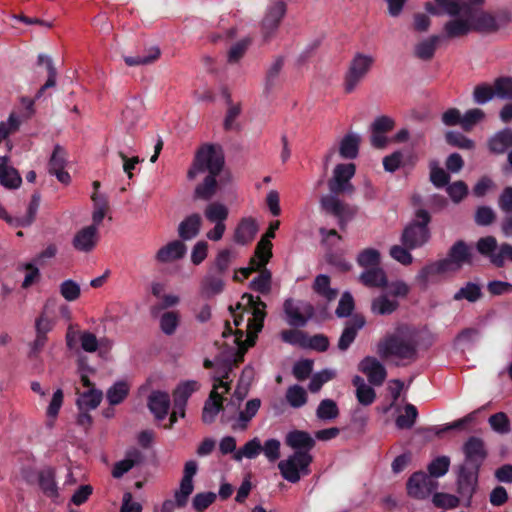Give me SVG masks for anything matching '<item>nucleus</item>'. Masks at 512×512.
<instances>
[{"label":"nucleus","instance_id":"42","mask_svg":"<svg viewBox=\"0 0 512 512\" xmlns=\"http://www.w3.org/2000/svg\"><path fill=\"white\" fill-rule=\"evenodd\" d=\"M336 196L337 195L332 193L331 195L322 196L320 203L327 213H330L342 220L345 212V206Z\"/></svg>","mask_w":512,"mask_h":512},{"label":"nucleus","instance_id":"61","mask_svg":"<svg viewBox=\"0 0 512 512\" xmlns=\"http://www.w3.org/2000/svg\"><path fill=\"white\" fill-rule=\"evenodd\" d=\"M446 192L454 203H460L468 194V186L462 180L446 185Z\"/></svg>","mask_w":512,"mask_h":512},{"label":"nucleus","instance_id":"4","mask_svg":"<svg viewBox=\"0 0 512 512\" xmlns=\"http://www.w3.org/2000/svg\"><path fill=\"white\" fill-rule=\"evenodd\" d=\"M285 443L295 452L287 459L281 460L278 463V468L285 480L297 483L301 474L307 475L309 473L308 467L313 460L309 452L314 448L315 440L306 431L294 430L286 435Z\"/></svg>","mask_w":512,"mask_h":512},{"label":"nucleus","instance_id":"40","mask_svg":"<svg viewBox=\"0 0 512 512\" xmlns=\"http://www.w3.org/2000/svg\"><path fill=\"white\" fill-rule=\"evenodd\" d=\"M129 391L130 386L126 381H118L107 390L106 398L110 405H118L125 400Z\"/></svg>","mask_w":512,"mask_h":512},{"label":"nucleus","instance_id":"43","mask_svg":"<svg viewBox=\"0 0 512 512\" xmlns=\"http://www.w3.org/2000/svg\"><path fill=\"white\" fill-rule=\"evenodd\" d=\"M206 219L211 223H224L228 218V208L218 202L210 203L206 206L204 211Z\"/></svg>","mask_w":512,"mask_h":512},{"label":"nucleus","instance_id":"11","mask_svg":"<svg viewBox=\"0 0 512 512\" xmlns=\"http://www.w3.org/2000/svg\"><path fill=\"white\" fill-rule=\"evenodd\" d=\"M438 483L423 472H416L407 481V492L411 497L423 499L437 488Z\"/></svg>","mask_w":512,"mask_h":512},{"label":"nucleus","instance_id":"62","mask_svg":"<svg viewBox=\"0 0 512 512\" xmlns=\"http://www.w3.org/2000/svg\"><path fill=\"white\" fill-rule=\"evenodd\" d=\"M450 466V459L447 456H440L434 459L428 466L429 476L432 477H441L445 475Z\"/></svg>","mask_w":512,"mask_h":512},{"label":"nucleus","instance_id":"24","mask_svg":"<svg viewBox=\"0 0 512 512\" xmlns=\"http://www.w3.org/2000/svg\"><path fill=\"white\" fill-rule=\"evenodd\" d=\"M280 222L279 221H273L270 223L264 238H262L255 250V255L258 258H261V263L259 267L266 266L270 258L272 257V243L270 241L271 238L275 237V232L279 228Z\"/></svg>","mask_w":512,"mask_h":512},{"label":"nucleus","instance_id":"34","mask_svg":"<svg viewBox=\"0 0 512 512\" xmlns=\"http://www.w3.org/2000/svg\"><path fill=\"white\" fill-rule=\"evenodd\" d=\"M143 455L140 451L134 449L127 453V457L124 460L116 462L112 470V476L114 478H121L125 473L130 471L135 465L141 463Z\"/></svg>","mask_w":512,"mask_h":512},{"label":"nucleus","instance_id":"51","mask_svg":"<svg viewBox=\"0 0 512 512\" xmlns=\"http://www.w3.org/2000/svg\"><path fill=\"white\" fill-rule=\"evenodd\" d=\"M160 56V49L158 47H152L149 49L146 55L137 56H125L124 61L128 66H139L153 63Z\"/></svg>","mask_w":512,"mask_h":512},{"label":"nucleus","instance_id":"54","mask_svg":"<svg viewBox=\"0 0 512 512\" xmlns=\"http://www.w3.org/2000/svg\"><path fill=\"white\" fill-rule=\"evenodd\" d=\"M445 140L449 145L460 149L471 150L475 147L473 140L456 131H448L445 134Z\"/></svg>","mask_w":512,"mask_h":512},{"label":"nucleus","instance_id":"46","mask_svg":"<svg viewBox=\"0 0 512 512\" xmlns=\"http://www.w3.org/2000/svg\"><path fill=\"white\" fill-rule=\"evenodd\" d=\"M260 270V274L250 282V288L261 294H268L271 290V272L265 268Z\"/></svg>","mask_w":512,"mask_h":512},{"label":"nucleus","instance_id":"64","mask_svg":"<svg viewBox=\"0 0 512 512\" xmlns=\"http://www.w3.org/2000/svg\"><path fill=\"white\" fill-rule=\"evenodd\" d=\"M496 96L512 100V77H499L494 81Z\"/></svg>","mask_w":512,"mask_h":512},{"label":"nucleus","instance_id":"12","mask_svg":"<svg viewBox=\"0 0 512 512\" xmlns=\"http://www.w3.org/2000/svg\"><path fill=\"white\" fill-rule=\"evenodd\" d=\"M463 453L465 455L464 465L480 469V466L487 457V450L483 439L476 436L469 437L463 445Z\"/></svg>","mask_w":512,"mask_h":512},{"label":"nucleus","instance_id":"45","mask_svg":"<svg viewBox=\"0 0 512 512\" xmlns=\"http://www.w3.org/2000/svg\"><path fill=\"white\" fill-rule=\"evenodd\" d=\"M398 305L397 300H392L383 295L373 300L371 308L375 314L385 316L394 312Z\"/></svg>","mask_w":512,"mask_h":512},{"label":"nucleus","instance_id":"60","mask_svg":"<svg viewBox=\"0 0 512 512\" xmlns=\"http://www.w3.org/2000/svg\"><path fill=\"white\" fill-rule=\"evenodd\" d=\"M203 291L208 296H214L221 293L224 289L222 275H207L202 283Z\"/></svg>","mask_w":512,"mask_h":512},{"label":"nucleus","instance_id":"3","mask_svg":"<svg viewBox=\"0 0 512 512\" xmlns=\"http://www.w3.org/2000/svg\"><path fill=\"white\" fill-rule=\"evenodd\" d=\"M224 154L221 147L214 144L202 145L194 158L192 167L188 170L187 177L193 180L198 173L208 172L203 183L195 188L194 198L210 200L216 193L217 180L224 167Z\"/></svg>","mask_w":512,"mask_h":512},{"label":"nucleus","instance_id":"9","mask_svg":"<svg viewBox=\"0 0 512 512\" xmlns=\"http://www.w3.org/2000/svg\"><path fill=\"white\" fill-rule=\"evenodd\" d=\"M442 261H445L447 270L450 269L451 265H454L457 269L464 265H472L474 262L473 250L464 240H458L450 247L447 257Z\"/></svg>","mask_w":512,"mask_h":512},{"label":"nucleus","instance_id":"41","mask_svg":"<svg viewBox=\"0 0 512 512\" xmlns=\"http://www.w3.org/2000/svg\"><path fill=\"white\" fill-rule=\"evenodd\" d=\"M364 324L365 322H352L345 327L338 341V348L341 351H345L349 348L354 342L357 333L364 327Z\"/></svg>","mask_w":512,"mask_h":512},{"label":"nucleus","instance_id":"14","mask_svg":"<svg viewBox=\"0 0 512 512\" xmlns=\"http://www.w3.org/2000/svg\"><path fill=\"white\" fill-rule=\"evenodd\" d=\"M197 469L198 465L196 461L190 460L185 463L183 477L180 481V487L174 495L179 507H184L187 504L188 498L193 492V477L197 473Z\"/></svg>","mask_w":512,"mask_h":512},{"label":"nucleus","instance_id":"26","mask_svg":"<svg viewBox=\"0 0 512 512\" xmlns=\"http://www.w3.org/2000/svg\"><path fill=\"white\" fill-rule=\"evenodd\" d=\"M202 226L200 214L193 213L185 217L178 226V235L181 240L188 241L198 236Z\"/></svg>","mask_w":512,"mask_h":512},{"label":"nucleus","instance_id":"31","mask_svg":"<svg viewBox=\"0 0 512 512\" xmlns=\"http://www.w3.org/2000/svg\"><path fill=\"white\" fill-rule=\"evenodd\" d=\"M512 147V129L504 128L495 133L488 141V148L493 154H504Z\"/></svg>","mask_w":512,"mask_h":512},{"label":"nucleus","instance_id":"7","mask_svg":"<svg viewBox=\"0 0 512 512\" xmlns=\"http://www.w3.org/2000/svg\"><path fill=\"white\" fill-rule=\"evenodd\" d=\"M356 173L354 163L337 164L333 170V176L328 181V188L332 194L340 195L344 193L352 194L354 186L351 179Z\"/></svg>","mask_w":512,"mask_h":512},{"label":"nucleus","instance_id":"36","mask_svg":"<svg viewBox=\"0 0 512 512\" xmlns=\"http://www.w3.org/2000/svg\"><path fill=\"white\" fill-rule=\"evenodd\" d=\"M482 297V286L479 283L468 281L454 294L453 300H466L470 303H475Z\"/></svg>","mask_w":512,"mask_h":512},{"label":"nucleus","instance_id":"28","mask_svg":"<svg viewBox=\"0 0 512 512\" xmlns=\"http://www.w3.org/2000/svg\"><path fill=\"white\" fill-rule=\"evenodd\" d=\"M55 478L56 470L53 467H45L38 472V484L47 497L57 498L59 495Z\"/></svg>","mask_w":512,"mask_h":512},{"label":"nucleus","instance_id":"53","mask_svg":"<svg viewBox=\"0 0 512 512\" xmlns=\"http://www.w3.org/2000/svg\"><path fill=\"white\" fill-rule=\"evenodd\" d=\"M497 246H498L497 239L494 236L481 237L476 243L477 251L481 255L489 258L491 263H492V258L496 254Z\"/></svg>","mask_w":512,"mask_h":512},{"label":"nucleus","instance_id":"33","mask_svg":"<svg viewBox=\"0 0 512 512\" xmlns=\"http://www.w3.org/2000/svg\"><path fill=\"white\" fill-rule=\"evenodd\" d=\"M352 383L356 388V398L361 405L369 406L375 401V390L361 376H354Z\"/></svg>","mask_w":512,"mask_h":512},{"label":"nucleus","instance_id":"35","mask_svg":"<svg viewBox=\"0 0 512 512\" xmlns=\"http://www.w3.org/2000/svg\"><path fill=\"white\" fill-rule=\"evenodd\" d=\"M446 271L448 270L445 266V261L441 259L422 267L416 276V281L422 288H426L431 277L445 273Z\"/></svg>","mask_w":512,"mask_h":512},{"label":"nucleus","instance_id":"30","mask_svg":"<svg viewBox=\"0 0 512 512\" xmlns=\"http://www.w3.org/2000/svg\"><path fill=\"white\" fill-rule=\"evenodd\" d=\"M469 18L471 21L472 31L480 33H493L499 29V25L495 17L488 12L482 11L477 15L471 14Z\"/></svg>","mask_w":512,"mask_h":512},{"label":"nucleus","instance_id":"52","mask_svg":"<svg viewBox=\"0 0 512 512\" xmlns=\"http://www.w3.org/2000/svg\"><path fill=\"white\" fill-rule=\"evenodd\" d=\"M357 263L365 269L378 267L380 264V253L374 248H366L359 253Z\"/></svg>","mask_w":512,"mask_h":512},{"label":"nucleus","instance_id":"2","mask_svg":"<svg viewBox=\"0 0 512 512\" xmlns=\"http://www.w3.org/2000/svg\"><path fill=\"white\" fill-rule=\"evenodd\" d=\"M425 326L420 329L407 322L397 324L379 339L376 353L384 361L406 366L418 359V348L424 340Z\"/></svg>","mask_w":512,"mask_h":512},{"label":"nucleus","instance_id":"10","mask_svg":"<svg viewBox=\"0 0 512 512\" xmlns=\"http://www.w3.org/2000/svg\"><path fill=\"white\" fill-rule=\"evenodd\" d=\"M478 473L477 467L469 465H460L457 477L458 493L462 498L470 502L473 494L476 491L478 484Z\"/></svg>","mask_w":512,"mask_h":512},{"label":"nucleus","instance_id":"18","mask_svg":"<svg viewBox=\"0 0 512 512\" xmlns=\"http://www.w3.org/2000/svg\"><path fill=\"white\" fill-rule=\"evenodd\" d=\"M98 240V229L95 225H89L83 227L74 235L72 245L79 252L89 253L94 250Z\"/></svg>","mask_w":512,"mask_h":512},{"label":"nucleus","instance_id":"5","mask_svg":"<svg viewBox=\"0 0 512 512\" xmlns=\"http://www.w3.org/2000/svg\"><path fill=\"white\" fill-rule=\"evenodd\" d=\"M431 221L430 213L425 209H417L415 219L402 233V243L408 249L423 246L430 238L428 224Z\"/></svg>","mask_w":512,"mask_h":512},{"label":"nucleus","instance_id":"59","mask_svg":"<svg viewBox=\"0 0 512 512\" xmlns=\"http://www.w3.org/2000/svg\"><path fill=\"white\" fill-rule=\"evenodd\" d=\"M404 410L405 414L396 418V426L399 429H410L415 424L418 412L413 404H406Z\"/></svg>","mask_w":512,"mask_h":512},{"label":"nucleus","instance_id":"57","mask_svg":"<svg viewBox=\"0 0 512 512\" xmlns=\"http://www.w3.org/2000/svg\"><path fill=\"white\" fill-rule=\"evenodd\" d=\"M494 96H496L495 86H491L487 83L477 85L473 91V101L476 104H485L489 102Z\"/></svg>","mask_w":512,"mask_h":512},{"label":"nucleus","instance_id":"8","mask_svg":"<svg viewBox=\"0 0 512 512\" xmlns=\"http://www.w3.org/2000/svg\"><path fill=\"white\" fill-rule=\"evenodd\" d=\"M286 10V3L282 0L274 2L267 9L260 24L261 34L265 41L270 40L275 34L286 14Z\"/></svg>","mask_w":512,"mask_h":512},{"label":"nucleus","instance_id":"19","mask_svg":"<svg viewBox=\"0 0 512 512\" xmlns=\"http://www.w3.org/2000/svg\"><path fill=\"white\" fill-rule=\"evenodd\" d=\"M435 2L444 13L455 17L459 16L461 13H463L464 16H471V14H473L472 7L483 4L484 0H435Z\"/></svg>","mask_w":512,"mask_h":512},{"label":"nucleus","instance_id":"21","mask_svg":"<svg viewBox=\"0 0 512 512\" xmlns=\"http://www.w3.org/2000/svg\"><path fill=\"white\" fill-rule=\"evenodd\" d=\"M147 406L157 420H163L170 408L169 394L164 391H152L148 397Z\"/></svg>","mask_w":512,"mask_h":512},{"label":"nucleus","instance_id":"44","mask_svg":"<svg viewBox=\"0 0 512 512\" xmlns=\"http://www.w3.org/2000/svg\"><path fill=\"white\" fill-rule=\"evenodd\" d=\"M52 329L50 322H36V339L31 345L29 357H35L46 343V333Z\"/></svg>","mask_w":512,"mask_h":512},{"label":"nucleus","instance_id":"15","mask_svg":"<svg viewBox=\"0 0 512 512\" xmlns=\"http://www.w3.org/2000/svg\"><path fill=\"white\" fill-rule=\"evenodd\" d=\"M312 289L319 297L326 301V305L322 309V316L330 318L331 312L328 309V305L338 297V289L331 287V279L325 274H319L315 277Z\"/></svg>","mask_w":512,"mask_h":512},{"label":"nucleus","instance_id":"47","mask_svg":"<svg viewBox=\"0 0 512 512\" xmlns=\"http://www.w3.org/2000/svg\"><path fill=\"white\" fill-rule=\"evenodd\" d=\"M262 451V444L259 438L255 437L248 441L242 448L235 452L233 458L240 461L243 457L248 459L256 458Z\"/></svg>","mask_w":512,"mask_h":512},{"label":"nucleus","instance_id":"29","mask_svg":"<svg viewBox=\"0 0 512 512\" xmlns=\"http://www.w3.org/2000/svg\"><path fill=\"white\" fill-rule=\"evenodd\" d=\"M245 306L246 310L252 314V318L248 320H264L266 317V304L259 296L250 293H244L238 307Z\"/></svg>","mask_w":512,"mask_h":512},{"label":"nucleus","instance_id":"38","mask_svg":"<svg viewBox=\"0 0 512 512\" xmlns=\"http://www.w3.org/2000/svg\"><path fill=\"white\" fill-rule=\"evenodd\" d=\"M361 282L368 287H384L387 285V277L383 269L378 267L367 268L360 275Z\"/></svg>","mask_w":512,"mask_h":512},{"label":"nucleus","instance_id":"17","mask_svg":"<svg viewBox=\"0 0 512 512\" xmlns=\"http://www.w3.org/2000/svg\"><path fill=\"white\" fill-rule=\"evenodd\" d=\"M358 369L367 376L369 383L374 386H381L387 376L384 365L373 356L363 358L358 365Z\"/></svg>","mask_w":512,"mask_h":512},{"label":"nucleus","instance_id":"22","mask_svg":"<svg viewBox=\"0 0 512 512\" xmlns=\"http://www.w3.org/2000/svg\"><path fill=\"white\" fill-rule=\"evenodd\" d=\"M200 384L195 380H188L179 384L173 392L174 407L181 410V417H185V407L189 397L199 390Z\"/></svg>","mask_w":512,"mask_h":512},{"label":"nucleus","instance_id":"25","mask_svg":"<svg viewBox=\"0 0 512 512\" xmlns=\"http://www.w3.org/2000/svg\"><path fill=\"white\" fill-rule=\"evenodd\" d=\"M186 245L181 240H173L161 247L156 253V260L160 263H169L185 256Z\"/></svg>","mask_w":512,"mask_h":512},{"label":"nucleus","instance_id":"23","mask_svg":"<svg viewBox=\"0 0 512 512\" xmlns=\"http://www.w3.org/2000/svg\"><path fill=\"white\" fill-rule=\"evenodd\" d=\"M258 232V225L254 218L245 217L238 223L233 240L240 245H247L253 241Z\"/></svg>","mask_w":512,"mask_h":512},{"label":"nucleus","instance_id":"39","mask_svg":"<svg viewBox=\"0 0 512 512\" xmlns=\"http://www.w3.org/2000/svg\"><path fill=\"white\" fill-rule=\"evenodd\" d=\"M440 41V36L432 35L428 39L419 42L415 46V55L424 61H428L433 58L437 45Z\"/></svg>","mask_w":512,"mask_h":512},{"label":"nucleus","instance_id":"55","mask_svg":"<svg viewBox=\"0 0 512 512\" xmlns=\"http://www.w3.org/2000/svg\"><path fill=\"white\" fill-rule=\"evenodd\" d=\"M355 308V302L352 294L350 292H344L341 295V298L338 302V305L335 309V315L338 318H347L349 317Z\"/></svg>","mask_w":512,"mask_h":512},{"label":"nucleus","instance_id":"20","mask_svg":"<svg viewBox=\"0 0 512 512\" xmlns=\"http://www.w3.org/2000/svg\"><path fill=\"white\" fill-rule=\"evenodd\" d=\"M284 311L289 320H311L315 314L311 303L294 299H287L284 302Z\"/></svg>","mask_w":512,"mask_h":512},{"label":"nucleus","instance_id":"56","mask_svg":"<svg viewBox=\"0 0 512 512\" xmlns=\"http://www.w3.org/2000/svg\"><path fill=\"white\" fill-rule=\"evenodd\" d=\"M491 428L499 434H508L511 431L510 420L506 413L498 412L488 419Z\"/></svg>","mask_w":512,"mask_h":512},{"label":"nucleus","instance_id":"49","mask_svg":"<svg viewBox=\"0 0 512 512\" xmlns=\"http://www.w3.org/2000/svg\"><path fill=\"white\" fill-rule=\"evenodd\" d=\"M286 400L293 408H299L306 404L307 393L299 385H292L286 391Z\"/></svg>","mask_w":512,"mask_h":512},{"label":"nucleus","instance_id":"48","mask_svg":"<svg viewBox=\"0 0 512 512\" xmlns=\"http://www.w3.org/2000/svg\"><path fill=\"white\" fill-rule=\"evenodd\" d=\"M102 398L103 393L101 390L91 388L80 396V398L77 401V404L80 410H82L83 408L95 409L101 403Z\"/></svg>","mask_w":512,"mask_h":512},{"label":"nucleus","instance_id":"1","mask_svg":"<svg viewBox=\"0 0 512 512\" xmlns=\"http://www.w3.org/2000/svg\"><path fill=\"white\" fill-rule=\"evenodd\" d=\"M263 328V322H224L222 337L226 351L216 359L217 376H214L213 389L204 403L201 419L205 424H211L223 410V396L230 390L229 374L244 361L245 353L252 347L258 333Z\"/></svg>","mask_w":512,"mask_h":512},{"label":"nucleus","instance_id":"37","mask_svg":"<svg viewBox=\"0 0 512 512\" xmlns=\"http://www.w3.org/2000/svg\"><path fill=\"white\" fill-rule=\"evenodd\" d=\"M37 64L39 66H42V65L45 66L47 73H48V78H47L45 84L42 85L40 87V89L38 90V92L36 93V96H35L36 99L40 98L46 89L52 88L56 85V77H57V70L53 64L52 59L49 56H47L45 54H39L38 58H37Z\"/></svg>","mask_w":512,"mask_h":512},{"label":"nucleus","instance_id":"27","mask_svg":"<svg viewBox=\"0 0 512 512\" xmlns=\"http://www.w3.org/2000/svg\"><path fill=\"white\" fill-rule=\"evenodd\" d=\"M443 30L445 37L449 39L466 36L472 31L470 18L469 16H465V18H458L455 16L454 19H451L444 24Z\"/></svg>","mask_w":512,"mask_h":512},{"label":"nucleus","instance_id":"50","mask_svg":"<svg viewBox=\"0 0 512 512\" xmlns=\"http://www.w3.org/2000/svg\"><path fill=\"white\" fill-rule=\"evenodd\" d=\"M316 415L320 420H332L339 416V409L334 400L324 399L320 402Z\"/></svg>","mask_w":512,"mask_h":512},{"label":"nucleus","instance_id":"63","mask_svg":"<svg viewBox=\"0 0 512 512\" xmlns=\"http://www.w3.org/2000/svg\"><path fill=\"white\" fill-rule=\"evenodd\" d=\"M281 339L291 345H297L302 348H306L307 335L298 329L283 330L281 333Z\"/></svg>","mask_w":512,"mask_h":512},{"label":"nucleus","instance_id":"6","mask_svg":"<svg viewBox=\"0 0 512 512\" xmlns=\"http://www.w3.org/2000/svg\"><path fill=\"white\" fill-rule=\"evenodd\" d=\"M374 57L363 53H356L349 63L344 76V91L352 93L364 80L374 64Z\"/></svg>","mask_w":512,"mask_h":512},{"label":"nucleus","instance_id":"13","mask_svg":"<svg viewBox=\"0 0 512 512\" xmlns=\"http://www.w3.org/2000/svg\"><path fill=\"white\" fill-rule=\"evenodd\" d=\"M261 407V400L254 398L246 402L245 407L241 410L237 416L233 418H226L222 416L221 421L223 423L232 421L231 429L234 431H245L250 421L255 417Z\"/></svg>","mask_w":512,"mask_h":512},{"label":"nucleus","instance_id":"32","mask_svg":"<svg viewBox=\"0 0 512 512\" xmlns=\"http://www.w3.org/2000/svg\"><path fill=\"white\" fill-rule=\"evenodd\" d=\"M361 138L358 134H346L339 145V154L344 159H355L359 154Z\"/></svg>","mask_w":512,"mask_h":512},{"label":"nucleus","instance_id":"16","mask_svg":"<svg viewBox=\"0 0 512 512\" xmlns=\"http://www.w3.org/2000/svg\"><path fill=\"white\" fill-rule=\"evenodd\" d=\"M395 121L386 115L377 117L371 124V145L376 149H383L387 146L386 133L393 130Z\"/></svg>","mask_w":512,"mask_h":512},{"label":"nucleus","instance_id":"58","mask_svg":"<svg viewBox=\"0 0 512 512\" xmlns=\"http://www.w3.org/2000/svg\"><path fill=\"white\" fill-rule=\"evenodd\" d=\"M430 181L437 188H442L449 184L450 175L436 161L430 163Z\"/></svg>","mask_w":512,"mask_h":512}]
</instances>
